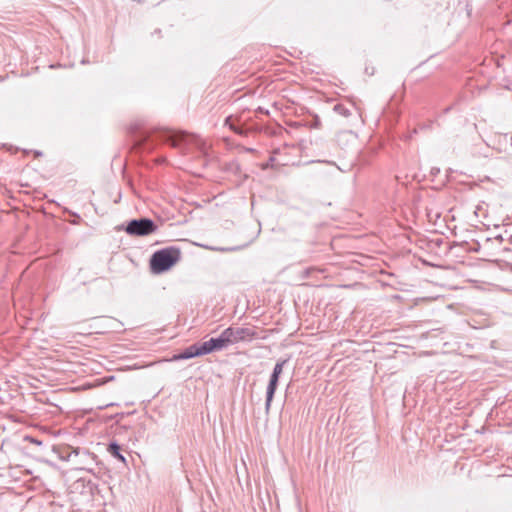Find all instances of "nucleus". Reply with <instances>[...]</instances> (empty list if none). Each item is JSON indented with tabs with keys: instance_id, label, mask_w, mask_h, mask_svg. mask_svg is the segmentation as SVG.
Returning <instances> with one entry per match:
<instances>
[{
	"instance_id": "1",
	"label": "nucleus",
	"mask_w": 512,
	"mask_h": 512,
	"mask_svg": "<svg viewBox=\"0 0 512 512\" xmlns=\"http://www.w3.org/2000/svg\"><path fill=\"white\" fill-rule=\"evenodd\" d=\"M181 258V251L176 247H166L154 252L150 259V268L153 273L160 274L169 270Z\"/></svg>"
},
{
	"instance_id": "2",
	"label": "nucleus",
	"mask_w": 512,
	"mask_h": 512,
	"mask_svg": "<svg viewBox=\"0 0 512 512\" xmlns=\"http://www.w3.org/2000/svg\"><path fill=\"white\" fill-rule=\"evenodd\" d=\"M157 230L155 222L149 218L133 219L128 222L125 231L133 236H147Z\"/></svg>"
},
{
	"instance_id": "3",
	"label": "nucleus",
	"mask_w": 512,
	"mask_h": 512,
	"mask_svg": "<svg viewBox=\"0 0 512 512\" xmlns=\"http://www.w3.org/2000/svg\"><path fill=\"white\" fill-rule=\"evenodd\" d=\"M228 346L242 341H250L256 337V332L245 327H228L223 330Z\"/></svg>"
},
{
	"instance_id": "4",
	"label": "nucleus",
	"mask_w": 512,
	"mask_h": 512,
	"mask_svg": "<svg viewBox=\"0 0 512 512\" xmlns=\"http://www.w3.org/2000/svg\"><path fill=\"white\" fill-rule=\"evenodd\" d=\"M279 377L280 376H278V375H276L274 373H272L271 376H270V380H269V383H268V386H267V390H266V402H265V410H266V412H269V410H270L271 403H272L275 391H276L277 386H278Z\"/></svg>"
},
{
	"instance_id": "5",
	"label": "nucleus",
	"mask_w": 512,
	"mask_h": 512,
	"mask_svg": "<svg viewBox=\"0 0 512 512\" xmlns=\"http://www.w3.org/2000/svg\"><path fill=\"white\" fill-rule=\"evenodd\" d=\"M200 356L197 343L187 347L182 353L175 355V360H184Z\"/></svg>"
},
{
	"instance_id": "6",
	"label": "nucleus",
	"mask_w": 512,
	"mask_h": 512,
	"mask_svg": "<svg viewBox=\"0 0 512 512\" xmlns=\"http://www.w3.org/2000/svg\"><path fill=\"white\" fill-rule=\"evenodd\" d=\"M213 351H220L228 347L227 340L222 332L219 337L209 339Z\"/></svg>"
},
{
	"instance_id": "7",
	"label": "nucleus",
	"mask_w": 512,
	"mask_h": 512,
	"mask_svg": "<svg viewBox=\"0 0 512 512\" xmlns=\"http://www.w3.org/2000/svg\"><path fill=\"white\" fill-rule=\"evenodd\" d=\"M108 451L121 461H125L124 456L120 453V446L116 442H112L109 444Z\"/></svg>"
},
{
	"instance_id": "8",
	"label": "nucleus",
	"mask_w": 512,
	"mask_h": 512,
	"mask_svg": "<svg viewBox=\"0 0 512 512\" xmlns=\"http://www.w3.org/2000/svg\"><path fill=\"white\" fill-rule=\"evenodd\" d=\"M197 346L200 356L214 352L209 340L197 343Z\"/></svg>"
},
{
	"instance_id": "9",
	"label": "nucleus",
	"mask_w": 512,
	"mask_h": 512,
	"mask_svg": "<svg viewBox=\"0 0 512 512\" xmlns=\"http://www.w3.org/2000/svg\"><path fill=\"white\" fill-rule=\"evenodd\" d=\"M333 109L336 113L344 117H349L351 115L350 110L343 104H336Z\"/></svg>"
},
{
	"instance_id": "10",
	"label": "nucleus",
	"mask_w": 512,
	"mask_h": 512,
	"mask_svg": "<svg viewBox=\"0 0 512 512\" xmlns=\"http://www.w3.org/2000/svg\"><path fill=\"white\" fill-rule=\"evenodd\" d=\"M287 362H288V360H281V361H278V362L275 364V366H274V368H273L272 373H274V374H276V375L280 376V375H281V373L283 372V367H284V365H285Z\"/></svg>"
},
{
	"instance_id": "11",
	"label": "nucleus",
	"mask_w": 512,
	"mask_h": 512,
	"mask_svg": "<svg viewBox=\"0 0 512 512\" xmlns=\"http://www.w3.org/2000/svg\"><path fill=\"white\" fill-rule=\"evenodd\" d=\"M186 138V134L182 133L180 135H176V136H173L171 138V144L175 147L179 146L180 145V141H183L185 140Z\"/></svg>"
},
{
	"instance_id": "12",
	"label": "nucleus",
	"mask_w": 512,
	"mask_h": 512,
	"mask_svg": "<svg viewBox=\"0 0 512 512\" xmlns=\"http://www.w3.org/2000/svg\"><path fill=\"white\" fill-rule=\"evenodd\" d=\"M311 128H319L320 127V120L318 117L314 119V121L310 125Z\"/></svg>"
},
{
	"instance_id": "13",
	"label": "nucleus",
	"mask_w": 512,
	"mask_h": 512,
	"mask_svg": "<svg viewBox=\"0 0 512 512\" xmlns=\"http://www.w3.org/2000/svg\"><path fill=\"white\" fill-rule=\"evenodd\" d=\"M225 123H226L227 125H229V127H230L231 129H233L235 132H237V133H241V131H240V130L236 129V128L233 126V124H231V123H230V117H228V118L225 120Z\"/></svg>"
},
{
	"instance_id": "14",
	"label": "nucleus",
	"mask_w": 512,
	"mask_h": 512,
	"mask_svg": "<svg viewBox=\"0 0 512 512\" xmlns=\"http://www.w3.org/2000/svg\"><path fill=\"white\" fill-rule=\"evenodd\" d=\"M218 251H233L234 248H217Z\"/></svg>"
}]
</instances>
